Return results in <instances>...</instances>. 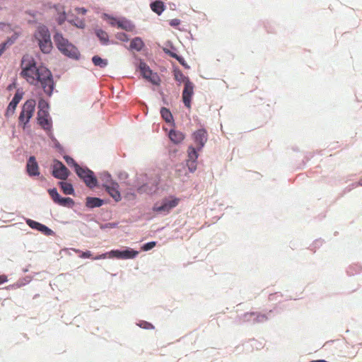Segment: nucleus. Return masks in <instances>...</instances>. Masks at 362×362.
Returning <instances> with one entry per match:
<instances>
[{
    "mask_svg": "<svg viewBox=\"0 0 362 362\" xmlns=\"http://www.w3.org/2000/svg\"><path fill=\"white\" fill-rule=\"evenodd\" d=\"M22 71L21 75L26 81L33 86L42 88L44 92L49 96L54 90V81L51 71L45 66H36V63L32 58L23 57L21 62Z\"/></svg>",
    "mask_w": 362,
    "mask_h": 362,
    "instance_id": "obj_1",
    "label": "nucleus"
},
{
    "mask_svg": "<svg viewBox=\"0 0 362 362\" xmlns=\"http://www.w3.org/2000/svg\"><path fill=\"white\" fill-rule=\"evenodd\" d=\"M192 139L196 146L190 144L187 148L186 165L188 171L193 173L197 168V160L199 152L202 151L208 140V132L205 128H200L192 133Z\"/></svg>",
    "mask_w": 362,
    "mask_h": 362,
    "instance_id": "obj_2",
    "label": "nucleus"
},
{
    "mask_svg": "<svg viewBox=\"0 0 362 362\" xmlns=\"http://www.w3.org/2000/svg\"><path fill=\"white\" fill-rule=\"evenodd\" d=\"M160 176L157 173H140L136 174L134 181V187L139 194H156L159 189Z\"/></svg>",
    "mask_w": 362,
    "mask_h": 362,
    "instance_id": "obj_3",
    "label": "nucleus"
},
{
    "mask_svg": "<svg viewBox=\"0 0 362 362\" xmlns=\"http://www.w3.org/2000/svg\"><path fill=\"white\" fill-rule=\"evenodd\" d=\"M139 252L129 247H122L120 249H112L101 254L92 253V260L103 259H134L139 255Z\"/></svg>",
    "mask_w": 362,
    "mask_h": 362,
    "instance_id": "obj_4",
    "label": "nucleus"
},
{
    "mask_svg": "<svg viewBox=\"0 0 362 362\" xmlns=\"http://www.w3.org/2000/svg\"><path fill=\"white\" fill-rule=\"evenodd\" d=\"M180 199L175 195L163 197L160 202H156L152 206V211L157 215L165 216L175 208L180 203Z\"/></svg>",
    "mask_w": 362,
    "mask_h": 362,
    "instance_id": "obj_5",
    "label": "nucleus"
},
{
    "mask_svg": "<svg viewBox=\"0 0 362 362\" xmlns=\"http://www.w3.org/2000/svg\"><path fill=\"white\" fill-rule=\"evenodd\" d=\"M54 40L57 48L63 54L73 59L79 58L80 53L78 49L65 39L62 34L57 33L54 35Z\"/></svg>",
    "mask_w": 362,
    "mask_h": 362,
    "instance_id": "obj_6",
    "label": "nucleus"
},
{
    "mask_svg": "<svg viewBox=\"0 0 362 362\" xmlns=\"http://www.w3.org/2000/svg\"><path fill=\"white\" fill-rule=\"evenodd\" d=\"M34 38L43 53L48 54L52 51L53 47L50 34L45 25H42L37 28L34 33Z\"/></svg>",
    "mask_w": 362,
    "mask_h": 362,
    "instance_id": "obj_7",
    "label": "nucleus"
},
{
    "mask_svg": "<svg viewBox=\"0 0 362 362\" xmlns=\"http://www.w3.org/2000/svg\"><path fill=\"white\" fill-rule=\"evenodd\" d=\"M36 103L33 99L26 100L22 106L21 111L18 117V124L25 129L30 119L34 115Z\"/></svg>",
    "mask_w": 362,
    "mask_h": 362,
    "instance_id": "obj_8",
    "label": "nucleus"
},
{
    "mask_svg": "<svg viewBox=\"0 0 362 362\" xmlns=\"http://www.w3.org/2000/svg\"><path fill=\"white\" fill-rule=\"evenodd\" d=\"M112 181H114V180L112 179L111 174L107 171L99 173L97 175L92 170V189L94 188L104 189Z\"/></svg>",
    "mask_w": 362,
    "mask_h": 362,
    "instance_id": "obj_9",
    "label": "nucleus"
},
{
    "mask_svg": "<svg viewBox=\"0 0 362 362\" xmlns=\"http://www.w3.org/2000/svg\"><path fill=\"white\" fill-rule=\"evenodd\" d=\"M184 84L185 87L182 93V101L185 107L190 109L192 107L193 96L194 95V89L195 86L189 78H185V83H184Z\"/></svg>",
    "mask_w": 362,
    "mask_h": 362,
    "instance_id": "obj_10",
    "label": "nucleus"
},
{
    "mask_svg": "<svg viewBox=\"0 0 362 362\" xmlns=\"http://www.w3.org/2000/svg\"><path fill=\"white\" fill-rule=\"evenodd\" d=\"M69 175L66 167L60 161L54 160L53 164L52 175L60 180H66Z\"/></svg>",
    "mask_w": 362,
    "mask_h": 362,
    "instance_id": "obj_11",
    "label": "nucleus"
},
{
    "mask_svg": "<svg viewBox=\"0 0 362 362\" xmlns=\"http://www.w3.org/2000/svg\"><path fill=\"white\" fill-rule=\"evenodd\" d=\"M119 185L116 180L112 181L104 189L110 195L115 202H119L122 200V194L119 189Z\"/></svg>",
    "mask_w": 362,
    "mask_h": 362,
    "instance_id": "obj_12",
    "label": "nucleus"
},
{
    "mask_svg": "<svg viewBox=\"0 0 362 362\" xmlns=\"http://www.w3.org/2000/svg\"><path fill=\"white\" fill-rule=\"evenodd\" d=\"M38 124L45 130H50L52 128V120L47 110H38L37 112Z\"/></svg>",
    "mask_w": 362,
    "mask_h": 362,
    "instance_id": "obj_13",
    "label": "nucleus"
},
{
    "mask_svg": "<svg viewBox=\"0 0 362 362\" xmlns=\"http://www.w3.org/2000/svg\"><path fill=\"white\" fill-rule=\"evenodd\" d=\"M268 320L265 314H261L257 312L246 313L243 316L244 321H252L255 322H264Z\"/></svg>",
    "mask_w": 362,
    "mask_h": 362,
    "instance_id": "obj_14",
    "label": "nucleus"
},
{
    "mask_svg": "<svg viewBox=\"0 0 362 362\" xmlns=\"http://www.w3.org/2000/svg\"><path fill=\"white\" fill-rule=\"evenodd\" d=\"M134 58L136 60V69L139 70L141 71V75L144 78V75H147L149 73H152V69L150 66L146 64L144 59L138 57L137 55H134Z\"/></svg>",
    "mask_w": 362,
    "mask_h": 362,
    "instance_id": "obj_15",
    "label": "nucleus"
},
{
    "mask_svg": "<svg viewBox=\"0 0 362 362\" xmlns=\"http://www.w3.org/2000/svg\"><path fill=\"white\" fill-rule=\"evenodd\" d=\"M171 142L175 145L180 144L185 139V134L175 129H170L168 134Z\"/></svg>",
    "mask_w": 362,
    "mask_h": 362,
    "instance_id": "obj_16",
    "label": "nucleus"
},
{
    "mask_svg": "<svg viewBox=\"0 0 362 362\" xmlns=\"http://www.w3.org/2000/svg\"><path fill=\"white\" fill-rule=\"evenodd\" d=\"M146 48V45L141 37H135L131 40L130 44L127 47L129 51L141 52Z\"/></svg>",
    "mask_w": 362,
    "mask_h": 362,
    "instance_id": "obj_17",
    "label": "nucleus"
},
{
    "mask_svg": "<svg viewBox=\"0 0 362 362\" xmlns=\"http://www.w3.org/2000/svg\"><path fill=\"white\" fill-rule=\"evenodd\" d=\"M26 169L30 176H36L40 175L39 167L35 156H30L29 158Z\"/></svg>",
    "mask_w": 362,
    "mask_h": 362,
    "instance_id": "obj_18",
    "label": "nucleus"
},
{
    "mask_svg": "<svg viewBox=\"0 0 362 362\" xmlns=\"http://www.w3.org/2000/svg\"><path fill=\"white\" fill-rule=\"evenodd\" d=\"M26 223L33 229H36L45 235H51L52 230L46 226L31 219H27Z\"/></svg>",
    "mask_w": 362,
    "mask_h": 362,
    "instance_id": "obj_19",
    "label": "nucleus"
},
{
    "mask_svg": "<svg viewBox=\"0 0 362 362\" xmlns=\"http://www.w3.org/2000/svg\"><path fill=\"white\" fill-rule=\"evenodd\" d=\"M160 114L161 118L165 122V123L170 126L175 127L174 117L169 108L161 107L160 109Z\"/></svg>",
    "mask_w": 362,
    "mask_h": 362,
    "instance_id": "obj_20",
    "label": "nucleus"
},
{
    "mask_svg": "<svg viewBox=\"0 0 362 362\" xmlns=\"http://www.w3.org/2000/svg\"><path fill=\"white\" fill-rule=\"evenodd\" d=\"M94 33L103 46L110 45V38L107 33L102 28L94 29Z\"/></svg>",
    "mask_w": 362,
    "mask_h": 362,
    "instance_id": "obj_21",
    "label": "nucleus"
},
{
    "mask_svg": "<svg viewBox=\"0 0 362 362\" xmlns=\"http://www.w3.org/2000/svg\"><path fill=\"white\" fill-rule=\"evenodd\" d=\"M78 177L83 178L88 187H90V171L88 169H84L79 165H76L74 169Z\"/></svg>",
    "mask_w": 362,
    "mask_h": 362,
    "instance_id": "obj_22",
    "label": "nucleus"
},
{
    "mask_svg": "<svg viewBox=\"0 0 362 362\" xmlns=\"http://www.w3.org/2000/svg\"><path fill=\"white\" fill-rule=\"evenodd\" d=\"M119 25L117 28L124 30L127 32H132L135 29L134 23L124 16H120V20L118 21Z\"/></svg>",
    "mask_w": 362,
    "mask_h": 362,
    "instance_id": "obj_23",
    "label": "nucleus"
},
{
    "mask_svg": "<svg viewBox=\"0 0 362 362\" xmlns=\"http://www.w3.org/2000/svg\"><path fill=\"white\" fill-rule=\"evenodd\" d=\"M150 8L158 16H160L166 8V6L161 0H153L150 3Z\"/></svg>",
    "mask_w": 362,
    "mask_h": 362,
    "instance_id": "obj_24",
    "label": "nucleus"
},
{
    "mask_svg": "<svg viewBox=\"0 0 362 362\" xmlns=\"http://www.w3.org/2000/svg\"><path fill=\"white\" fill-rule=\"evenodd\" d=\"M163 51L165 54L174 59L179 55L177 48L170 40H167L165 42V47H163Z\"/></svg>",
    "mask_w": 362,
    "mask_h": 362,
    "instance_id": "obj_25",
    "label": "nucleus"
},
{
    "mask_svg": "<svg viewBox=\"0 0 362 362\" xmlns=\"http://www.w3.org/2000/svg\"><path fill=\"white\" fill-rule=\"evenodd\" d=\"M101 18L103 21H106L109 25L112 27L118 28L119 23L120 20V16H115L112 14H109L107 13H103L101 14Z\"/></svg>",
    "mask_w": 362,
    "mask_h": 362,
    "instance_id": "obj_26",
    "label": "nucleus"
},
{
    "mask_svg": "<svg viewBox=\"0 0 362 362\" xmlns=\"http://www.w3.org/2000/svg\"><path fill=\"white\" fill-rule=\"evenodd\" d=\"M173 74L174 79L178 82L179 84L185 83V78H189V76H185L179 66L175 64L173 65Z\"/></svg>",
    "mask_w": 362,
    "mask_h": 362,
    "instance_id": "obj_27",
    "label": "nucleus"
},
{
    "mask_svg": "<svg viewBox=\"0 0 362 362\" xmlns=\"http://www.w3.org/2000/svg\"><path fill=\"white\" fill-rule=\"evenodd\" d=\"M92 64H93L95 66L103 69L108 65V60L105 58H102L98 54H95L92 57Z\"/></svg>",
    "mask_w": 362,
    "mask_h": 362,
    "instance_id": "obj_28",
    "label": "nucleus"
},
{
    "mask_svg": "<svg viewBox=\"0 0 362 362\" xmlns=\"http://www.w3.org/2000/svg\"><path fill=\"white\" fill-rule=\"evenodd\" d=\"M144 78L149 81L154 86H160V78L156 72L152 71V73H149L147 75H144Z\"/></svg>",
    "mask_w": 362,
    "mask_h": 362,
    "instance_id": "obj_29",
    "label": "nucleus"
},
{
    "mask_svg": "<svg viewBox=\"0 0 362 362\" xmlns=\"http://www.w3.org/2000/svg\"><path fill=\"white\" fill-rule=\"evenodd\" d=\"M54 8L58 14L57 20L59 24H62L66 18V15L64 11V8L63 6H62L60 4H57V5L54 6Z\"/></svg>",
    "mask_w": 362,
    "mask_h": 362,
    "instance_id": "obj_30",
    "label": "nucleus"
},
{
    "mask_svg": "<svg viewBox=\"0 0 362 362\" xmlns=\"http://www.w3.org/2000/svg\"><path fill=\"white\" fill-rule=\"evenodd\" d=\"M362 271V266L358 264H350L346 269V273L349 276H354L356 274H358Z\"/></svg>",
    "mask_w": 362,
    "mask_h": 362,
    "instance_id": "obj_31",
    "label": "nucleus"
},
{
    "mask_svg": "<svg viewBox=\"0 0 362 362\" xmlns=\"http://www.w3.org/2000/svg\"><path fill=\"white\" fill-rule=\"evenodd\" d=\"M110 202L109 199L92 197V209L100 207L104 204H109Z\"/></svg>",
    "mask_w": 362,
    "mask_h": 362,
    "instance_id": "obj_32",
    "label": "nucleus"
},
{
    "mask_svg": "<svg viewBox=\"0 0 362 362\" xmlns=\"http://www.w3.org/2000/svg\"><path fill=\"white\" fill-rule=\"evenodd\" d=\"M62 190L65 194H74V188L71 184L66 182H59Z\"/></svg>",
    "mask_w": 362,
    "mask_h": 362,
    "instance_id": "obj_33",
    "label": "nucleus"
},
{
    "mask_svg": "<svg viewBox=\"0 0 362 362\" xmlns=\"http://www.w3.org/2000/svg\"><path fill=\"white\" fill-rule=\"evenodd\" d=\"M17 104L14 103V102L11 101L6 108V112H5V117L8 118L13 115L16 108L17 107Z\"/></svg>",
    "mask_w": 362,
    "mask_h": 362,
    "instance_id": "obj_34",
    "label": "nucleus"
},
{
    "mask_svg": "<svg viewBox=\"0 0 362 362\" xmlns=\"http://www.w3.org/2000/svg\"><path fill=\"white\" fill-rule=\"evenodd\" d=\"M158 244L157 241L152 240L147 243H145L141 245V250L144 252H147L151 250H152L153 247H155Z\"/></svg>",
    "mask_w": 362,
    "mask_h": 362,
    "instance_id": "obj_35",
    "label": "nucleus"
},
{
    "mask_svg": "<svg viewBox=\"0 0 362 362\" xmlns=\"http://www.w3.org/2000/svg\"><path fill=\"white\" fill-rule=\"evenodd\" d=\"M48 192H49V194L50 195V197H52V200L54 201V202L58 204L59 202L60 201L62 197L59 194L57 189H55V188L50 189L48 190Z\"/></svg>",
    "mask_w": 362,
    "mask_h": 362,
    "instance_id": "obj_36",
    "label": "nucleus"
},
{
    "mask_svg": "<svg viewBox=\"0 0 362 362\" xmlns=\"http://www.w3.org/2000/svg\"><path fill=\"white\" fill-rule=\"evenodd\" d=\"M136 325L144 329H155V327L154 325L150 322H148V321H146V320H139Z\"/></svg>",
    "mask_w": 362,
    "mask_h": 362,
    "instance_id": "obj_37",
    "label": "nucleus"
},
{
    "mask_svg": "<svg viewBox=\"0 0 362 362\" xmlns=\"http://www.w3.org/2000/svg\"><path fill=\"white\" fill-rule=\"evenodd\" d=\"M58 204L63 206L71 207L74 206V202L70 197H62Z\"/></svg>",
    "mask_w": 362,
    "mask_h": 362,
    "instance_id": "obj_38",
    "label": "nucleus"
},
{
    "mask_svg": "<svg viewBox=\"0 0 362 362\" xmlns=\"http://www.w3.org/2000/svg\"><path fill=\"white\" fill-rule=\"evenodd\" d=\"M116 38L122 42H127L130 40L129 35L124 32H119L115 34Z\"/></svg>",
    "mask_w": 362,
    "mask_h": 362,
    "instance_id": "obj_39",
    "label": "nucleus"
},
{
    "mask_svg": "<svg viewBox=\"0 0 362 362\" xmlns=\"http://www.w3.org/2000/svg\"><path fill=\"white\" fill-rule=\"evenodd\" d=\"M323 242H324V240L321 238L316 239L315 240H314L313 244L310 246L309 249L310 250L313 251V252H315L316 249L319 248L322 245Z\"/></svg>",
    "mask_w": 362,
    "mask_h": 362,
    "instance_id": "obj_40",
    "label": "nucleus"
},
{
    "mask_svg": "<svg viewBox=\"0 0 362 362\" xmlns=\"http://www.w3.org/2000/svg\"><path fill=\"white\" fill-rule=\"evenodd\" d=\"M118 225H119V222H117V221L109 222V223H103V224H100V228L102 230H105L107 228H115L118 227Z\"/></svg>",
    "mask_w": 362,
    "mask_h": 362,
    "instance_id": "obj_41",
    "label": "nucleus"
},
{
    "mask_svg": "<svg viewBox=\"0 0 362 362\" xmlns=\"http://www.w3.org/2000/svg\"><path fill=\"white\" fill-rule=\"evenodd\" d=\"M175 59L179 62V64L184 67L185 69H189L190 66L187 63L185 58L181 55L179 54Z\"/></svg>",
    "mask_w": 362,
    "mask_h": 362,
    "instance_id": "obj_42",
    "label": "nucleus"
},
{
    "mask_svg": "<svg viewBox=\"0 0 362 362\" xmlns=\"http://www.w3.org/2000/svg\"><path fill=\"white\" fill-rule=\"evenodd\" d=\"M23 96V93L22 91H20L19 90H18L16 91V94L14 95L11 101L14 102V103H16L18 105L19 103V102L22 100Z\"/></svg>",
    "mask_w": 362,
    "mask_h": 362,
    "instance_id": "obj_43",
    "label": "nucleus"
},
{
    "mask_svg": "<svg viewBox=\"0 0 362 362\" xmlns=\"http://www.w3.org/2000/svg\"><path fill=\"white\" fill-rule=\"evenodd\" d=\"M69 22L77 28H83L85 25L83 21L81 19H76L75 21L74 19H69Z\"/></svg>",
    "mask_w": 362,
    "mask_h": 362,
    "instance_id": "obj_44",
    "label": "nucleus"
},
{
    "mask_svg": "<svg viewBox=\"0 0 362 362\" xmlns=\"http://www.w3.org/2000/svg\"><path fill=\"white\" fill-rule=\"evenodd\" d=\"M38 108L39 110H47L49 108V105L47 101L43 99H40L38 102Z\"/></svg>",
    "mask_w": 362,
    "mask_h": 362,
    "instance_id": "obj_45",
    "label": "nucleus"
},
{
    "mask_svg": "<svg viewBox=\"0 0 362 362\" xmlns=\"http://www.w3.org/2000/svg\"><path fill=\"white\" fill-rule=\"evenodd\" d=\"M64 158L66 163H67V165H69L70 167L73 166L74 168V169L76 168V165H78L75 162V160L71 157H70L69 156H64Z\"/></svg>",
    "mask_w": 362,
    "mask_h": 362,
    "instance_id": "obj_46",
    "label": "nucleus"
},
{
    "mask_svg": "<svg viewBox=\"0 0 362 362\" xmlns=\"http://www.w3.org/2000/svg\"><path fill=\"white\" fill-rule=\"evenodd\" d=\"M180 24V20L178 18H173V19H171L169 21V25L175 29L181 30L179 28Z\"/></svg>",
    "mask_w": 362,
    "mask_h": 362,
    "instance_id": "obj_47",
    "label": "nucleus"
},
{
    "mask_svg": "<svg viewBox=\"0 0 362 362\" xmlns=\"http://www.w3.org/2000/svg\"><path fill=\"white\" fill-rule=\"evenodd\" d=\"M86 10L83 8H78L75 7L74 11H71V12H74L76 14H81L82 16L84 15L86 13Z\"/></svg>",
    "mask_w": 362,
    "mask_h": 362,
    "instance_id": "obj_48",
    "label": "nucleus"
},
{
    "mask_svg": "<svg viewBox=\"0 0 362 362\" xmlns=\"http://www.w3.org/2000/svg\"><path fill=\"white\" fill-rule=\"evenodd\" d=\"M158 93H159L160 95L161 96L163 103L165 105H168L169 102L168 101V100L166 98V95H165L163 91L162 90H160L158 91Z\"/></svg>",
    "mask_w": 362,
    "mask_h": 362,
    "instance_id": "obj_49",
    "label": "nucleus"
},
{
    "mask_svg": "<svg viewBox=\"0 0 362 362\" xmlns=\"http://www.w3.org/2000/svg\"><path fill=\"white\" fill-rule=\"evenodd\" d=\"M356 187H358V185H357V182H354V183L351 184L350 185H349L348 187H346L345 188L344 191H345V192H351L354 188H355Z\"/></svg>",
    "mask_w": 362,
    "mask_h": 362,
    "instance_id": "obj_50",
    "label": "nucleus"
},
{
    "mask_svg": "<svg viewBox=\"0 0 362 362\" xmlns=\"http://www.w3.org/2000/svg\"><path fill=\"white\" fill-rule=\"evenodd\" d=\"M6 42H3L0 44V57L2 55V54L4 52L6 48Z\"/></svg>",
    "mask_w": 362,
    "mask_h": 362,
    "instance_id": "obj_51",
    "label": "nucleus"
},
{
    "mask_svg": "<svg viewBox=\"0 0 362 362\" xmlns=\"http://www.w3.org/2000/svg\"><path fill=\"white\" fill-rule=\"evenodd\" d=\"M7 281V277L5 275L0 276V284H2Z\"/></svg>",
    "mask_w": 362,
    "mask_h": 362,
    "instance_id": "obj_52",
    "label": "nucleus"
},
{
    "mask_svg": "<svg viewBox=\"0 0 362 362\" xmlns=\"http://www.w3.org/2000/svg\"><path fill=\"white\" fill-rule=\"evenodd\" d=\"M82 257H84V258H88L90 257V253L89 251L88 252H83L81 255Z\"/></svg>",
    "mask_w": 362,
    "mask_h": 362,
    "instance_id": "obj_53",
    "label": "nucleus"
},
{
    "mask_svg": "<svg viewBox=\"0 0 362 362\" xmlns=\"http://www.w3.org/2000/svg\"><path fill=\"white\" fill-rule=\"evenodd\" d=\"M86 204L87 206H90V197H87L86 199Z\"/></svg>",
    "mask_w": 362,
    "mask_h": 362,
    "instance_id": "obj_54",
    "label": "nucleus"
},
{
    "mask_svg": "<svg viewBox=\"0 0 362 362\" xmlns=\"http://www.w3.org/2000/svg\"><path fill=\"white\" fill-rule=\"evenodd\" d=\"M169 5L171 10L175 9L176 5L174 3H170Z\"/></svg>",
    "mask_w": 362,
    "mask_h": 362,
    "instance_id": "obj_55",
    "label": "nucleus"
},
{
    "mask_svg": "<svg viewBox=\"0 0 362 362\" xmlns=\"http://www.w3.org/2000/svg\"><path fill=\"white\" fill-rule=\"evenodd\" d=\"M110 45H119V42L115 40H110Z\"/></svg>",
    "mask_w": 362,
    "mask_h": 362,
    "instance_id": "obj_56",
    "label": "nucleus"
},
{
    "mask_svg": "<svg viewBox=\"0 0 362 362\" xmlns=\"http://www.w3.org/2000/svg\"><path fill=\"white\" fill-rule=\"evenodd\" d=\"M188 34H189V37H187L191 39V40H194L193 35H192V34L191 33L190 31L188 33Z\"/></svg>",
    "mask_w": 362,
    "mask_h": 362,
    "instance_id": "obj_57",
    "label": "nucleus"
},
{
    "mask_svg": "<svg viewBox=\"0 0 362 362\" xmlns=\"http://www.w3.org/2000/svg\"><path fill=\"white\" fill-rule=\"evenodd\" d=\"M357 185H358V186H362V178L360 179L358 182H357Z\"/></svg>",
    "mask_w": 362,
    "mask_h": 362,
    "instance_id": "obj_58",
    "label": "nucleus"
},
{
    "mask_svg": "<svg viewBox=\"0 0 362 362\" xmlns=\"http://www.w3.org/2000/svg\"><path fill=\"white\" fill-rule=\"evenodd\" d=\"M129 194H130V195H132V197H135V194H134V192L130 193Z\"/></svg>",
    "mask_w": 362,
    "mask_h": 362,
    "instance_id": "obj_59",
    "label": "nucleus"
},
{
    "mask_svg": "<svg viewBox=\"0 0 362 362\" xmlns=\"http://www.w3.org/2000/svg\"><path fill=\"white\" fill-rule=\"evenodd\" d=\"M95 12L98 13H99L98 8H95Z\"/></svg>",
    "mask_w": 362,
    "mask_h": 362,
    "instance_id": "obj_60",
    "label": "nucleus"
}]
</instances>
